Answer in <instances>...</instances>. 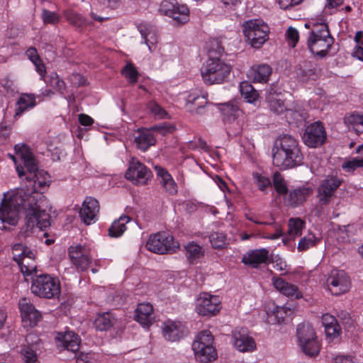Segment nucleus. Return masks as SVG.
I'll list each match as a JSON object with an SVG mask.
<instances>
[{
  "label": "nucleus",
  "mask_w": 363,
  "mask_h": 363,
  "mask_svg": "<svg viewBox=\"0 0 363 363\" xmlns=\"http://www.w3.org/2000/svg\"><path fill=\"white\" fill-rule=\"evenodd\" d=\"M186 327L181 322L167 321L163 327V335L166 340L175 342L185 336Z\"/></svg>",
  "instance_id": "b1692460"
},
{
  "label": "nucleus",
  "mask_w": 363,
  "mask_h": 363,
  "mask_svg": "<svg viewBox=\"0 0 363 363\" xmlns=\"http://www.w3.org/2000/svg\"><path fill=\"white\" fill-rule=\"evenodd\" d=\"M232 67L220 57L213 56L211 51L209 57L201 69L202 79L206 85L223 84L228 81Z\"/></svg>",
  "instance_id": "7ed1b4c3"
},
{
  "label": "nucleus",
  "mask_w": 363,
  "mask_h": 363,
  "mask_svg": "<svg viewBox=\"0 0 363 363\" xmlns=\"http://www.w3.org/2000/svg\"><path fill=\"white\" fill-rule=\"evenodd\" d=\"M338 317L340 319L342 324L344 325L345 330H349L353 325V320L350 317V314L347 312L342 311L338 315Z\"/></svg>",
  "instance_id": "052dcab7"
},
{
  "label": "nucleus",
  "mask_w": 363,
  "mask_h": 363,
  "mask_svg": "<svg viewBox=\"0 0 363 363\" xmlns=\"http://www.w3.org/2000/svg\"><path fill=\"white\" fill-rule=\"evenodd\" d=\"M211 348L209 351L207 348L206 349V347H200L199 345H198V347H192L196 360L203 363L216 360L218 357L216 347H211Z\"/></svg>",
  "instance_id": "4c0bfd02"
},
{
  "label": "nucleus",
  "mask_w": 363,
  "mask_h": 363,
  "mask_svg": "<svg viewBox=\"0 0 363 363\" xmlns=\"http://www.w3.org/2000/svg\"><path fill=\"white\" fill-rule=\"evenodd\" d=\"M35 66V69L40 75V79L45 81V77L47 74V69L45 63L43 60L40 58L39 61H36V62H32Z\"/></svg>",
  "instance_id": "bf43d9fd"
},
{
  "label": "nucleus",
  "mask_w": 363,
  "mask_h": 363,
  "mask_svg": "<svg viewBox=\"0 0 363 363\" xmlns=\"http://www.w3.org/2000/svg\"><path fill=\"white\" fill-rule=\"evenodd\" d=\"M268 321L272 324L281 323L291 315V311L286 306H278L274 302L268 303L266 306Z\"/></svg>",
  "instance_id": "5701e85b"
},
{
  "label": "nucleus",
  "mask_w": 363,
  "mask_h": 363,
  "mask_svg": "<svg viewBox=\"0 0 363 363\" xmlns=\"http://www.w3.org/2000/svg\"><path fill=\"white\" fill-rule=\"evenodd\" d=\"M125 177L134 185L143 186L152 177V171L135 157H132L125 172Z\"/></svg>",
  "instance_id": "9d476101"
},
{
  "label": "nucleus",
  "mask_w": 363,
  "mask_h": 363,
  "mask_svg": "<svg viewBox=\"0 0 363 363\" xmlns=\"http://www.w3.org/2000/svg\"><path fill=\"white\" fill-rule=\"evenodd\" d=\"M342 183V180L336 176H328L324 179L318 188L320 204H328L335 191L340 186Z\"/></svg>",
  "instance_id": "4468645a"
},
{
  "label": "nucleus",
  "mask_w": 363,
  "mask_h": 363,
  "mask_svg": "<svg viewBox=\"0 0 363 363\" xmlns=\"http://www.w3.org/2000/svg\"><path fill=\"white\" fill-rule=\"evenodd\" d=\"M79 122L82 125L90 126L94 123V119L85 113H80L79 115Z\"/></svg>",
  "instance_id": "774afa93"
},
{
  "label": "nucleus",
  "mask_w": 363,
  "mask_h": 363,
  "mask_svg": "<svg viewBox=\"0 0 363 363\" xmlns=\"http://www.w3.org/2000/svg\"><path fill=\"white\" fill-rule=\"evenodd\" d=\"M269 259V251L265 248L252 250L245 255L242 262L253 268H257L262 264H266Z\"/></svg>",
  "instance_id": "a878e982"
},
{
  "label": "nucleus",
  "mask_w": 363,
  "mask_h": 363,
  "mask_svg": "<svg viewBox=\"0 0 363 363\" xmlns=\"http://www.w3.org/2000/svg\"><path fill=\"white\" fill-rule=\"evenodd\" d=\"M303 0H279V4L282 9H289L294 6L300 4Z\"/></svg>",
  "instance_id": "69168bd1"
},
{
  "label": "nucleus",
  "mask_w": 363,
  "mask_h": 363,
  "mask_svg": "<svg viewBox=\"0 0 363 363\" xmlns=\"http://www.w3.org/2000/svg\"><path fill=\"white\" fill-rule=\"evenodd\" d=\"M186 257L190 264H194L198 259L203 255L202 247L194 242H189L185 246Z\"/></svg>",
  "instance_id": "c03bdc74"
},
{
  "label": "nucleus",
  "mask_w": 363,
  "mask_h": 363,
  "mask_svg": "<svg viewBox=\"0 0 363 363\" xmlns=\"http://www.w3.org/2000/svg\"><path fill=\"white\" fill-rule=\"evenodd\" d=\"M233 338L234 347L240 352H252L256 349L255 340L249 336L245 330L235 332Z\"/></svg>",
  "instance_id": "bb28decb"
},
{
  "label": "nucleus",
  "mask_w": 363,
  "mask_h": 363,
  "mask_svg": "<svg viewBox=\"0 0 363 363\" xmlns=\"http://www.w3.org/2000/svg\"><path fill=\"white\" fill-rule=\"evenodd\" d=\"M334 38L331 36L328 26L319 23L313 26L307 40L309 50L315 55L324 57L328 55Z\"/></svg>",
  "instance_id": "20e7f679"
},
{
  "label": "nucleus",
  "mask_w": 363,
  "mask_h": 363,
  "mask_svg": "<svg viewBox=\"0 0 363 363\" xmlns=\"http://www.w3.org/2000/svg\"><path fill=\"white\" fill-rule=\"evenodd\" d=\"M272 185L279 196H283L284 197L289 191L284 177L278 172L273 174Z\"/></svg>",
  "instance_id": "de8ad7c7"
},
{
  "label": "nucleus",
  "mask_w": 363,
  "mask_h": 363,
  "mask_svg": "<svg viewBox=\"0 0 363 363\" xmlns=\"http://www.w3.org/2000/svg\"><path fill=\"white\" fill-rule=\"evenodd\" d=\"M116 322V318L111 312L99 313L94 321V325L97 330L107 331L111 329Z\"/></svg>",
  "instance_id": "2f4dec72"
},
{
  "label": "nucleus",
  "mask_w": 363,
  "mask_h": 363,
  "mask_svg": "<svg viewBox=\"0 0 363 363\" xmlns=\"http://www.w3.org/2000/svg\"><path fill=\"white\" fill-rule=\"evenodd\" d=\"M286 38L289 44L295 47L299 39V33L297 29L294 27H289L286 33Z\"/></svg>",
  "instance_id": "13d9d810"
},
{
  "label": "nucleus",
  "mask_w": 363,
  "mask_h": 363,
  "mask_svg": "<svg viewBox=\"0 0 363 363\" xmlns=\"http://www.w3.org/2000/svg\"><path fill=\"white\" fill-rule=\"evenodd\" d=\"M131 220L127 215H121L118 219L115 220L108 228V235L111 238H119L126 230V224Z\"/></svg>",
  "instance_id": "72a5a7b5"
},
{
  "label": "nucleus",
  "mask_w": 363,
  "mask_h": 363,
  "mask_svg": "<svg viewBox=\"0 0 363 363\" xmlns=\"http://www.w3.org/2000/svg\"><path fill=\"white\" fill-rule=\"evenodd\" d=\"M159 12L172 18L177 25H183L189 21V9L186 4H181L177 0H163Z\"/></svg>",
  "instance_id": "1a4fd4ad"
},
{
  "label": "nucleus",
  "mask_w": 363,
  "mask_h": 363,
  "mask_svg": "<svg viewBox=\"0 0 363 363\" xmlns=\"http://www.w3.org/2000/svg\"><path fill=\"white\" fill-rule=\"evenodd\" d=\"M42 19L45 24L56 25L60 22L61 16L56 12L43 9L42 11Z\"/></svg>",
  "instance_id": "6e6d98bb"
},
{
  "label": "nucleus",
  "mask_w": 363,
  "mask_h": 363,
  "mask_svg": "<svg viewBox=\"0 0 363 363\" xmlns=\"http://www.w3.org/2000/svg\"><path fill=\"white\" fill-rule=\"evenodd\" d=\"M81 339L77 334L72 331L59 333L55 337L57 347L65 349L76 353L80 346Z\"/></svg>",
  "instance_id": "6ab92c4d"
},
{
  "label": "nucleus",
  "mask_w": 363,
  "mask_h": 363,
  "mask_svg": "<svg viewBox=\"0 0 363 363\" xmlns=\"http://www.w3.org/2000/svg\"><path fill=\"white\" fill-rule=\"evenodd\" d=\"M304 156L299 141L295 137L284 134L274 142L272 148V161L281 169H289L301 165Z\"/></svg>",
  "instance_id": "f03ea898"
},
{
  "label": "nucleus",
  "mask_w": 363,
  "mask_h": 363,
  "mask_svg": "<svg viewBox=\"0 0 363 363\" xmlns=\"http://www.w3.org/2000/svg\"><path fill=\"white\" fill-rule=\"evenodd\" d=\"M269 223L266 224L265 225L271 226L273 228L274 232L270 233L263 231L261 234V237L269 240H277L283 234L281 225L274 221Z\"/></svg>",
  "instance_id": "5fc2aeb1"
},
{
  "label": "nucleus",
  "mask_w": 363,
  "mask_h": 363,
  "mask_svg": "<svg viewBox=\"0 0 363 363\" xmlns=\"http://www.w3.org/2000/svg\"><path fill=\"white\" fill-rule=\"evenodd\" d=\"M18 308L23 322H28L30 327H33L41 320L42 315L30 300L26 297L18 301Z\"/></svg>",
  "instance_id": "dca6fc26"
},
{
  "label": "nucleus",
  "mask_w": 363,
  "mask_h": 363,
  "mask_svg": "<svg viewBox=\"0 0 363 363\" xmlns=\"http://www.w3.org/2000/svg\"><path fill=\"white\" fill-rule=\"evenodd\" d=\"M312 192L311 188L305 186L289 191L284 197V203L291 207H297L305 202Z\"/></svg>",
  "instance_id": "412c9836"
},
{
  "label": "nucleus",
  "mask_w": 363,
  "mask_h": 363,
  "mask_svg": "<svg viewBox=\"0 0 363 363\" xmlns=\"http://www.w3.org/2000/svg\"><path fill=\"white\" fill-rule=\"evenodd\" d=\"M155 170L164 191L169 195H176L178 192V186L167 169L160 166H155Z\"/></svg>",
  "instance_id": "aec40b11"
},
{
  "label": "nucleus",
  "mask_w": 363,
  "mask_h": 363,
  "mask_svg": "<svg viewBox=\"0 0 363 363\" xmlns=\"http://www.w3.org/2000/svg\"><path fill=\"white\" fill-rule=\"evenodd\" d=\"M26 55L32 62H36V61H39L40 59L38 52L35 47L28 48L26 51Z\"/></svg>",
  "instance_id": "0e129e2a"
},
{
  "label": "nucleus",
  "mask_w": 363,
  "mask_h": 363,
  "mask_svg": "<svg viewBox=\"0 0 363 363\" xmlns=\"http://www.w3.org/2000/svg\"><path fill=\"white\" fill-rule=\"evenodd\" d=\"M252 179L255 184L257 189L267 194V189L271 187L272 185V180L265 173H259L255 172L252 173Z\"/></svg>",
  "instance_id": "37998d69"
},
{
  "label": "nucleus",
  "mask_w": 363,
  "mask_h": 363,
  "mask_svg": "<svg viewBox=\"0 0 363 363\" xmlns=\"http://www.w3.org/2000/svg\"><path fill=\"white\" fill-rule=\"evenodd\" d=\"M136 134L134 142L141 151L145 152L150 146L155 145L156 139L150 130L143 128H138Z\"/></svg>",
  "instance_id": "cd10ccee"
},
{
  "label": "nucleus",
  "mask_w": 363,
  "mask_h": 363,
  "mask_svg": "<svg viewBox=\"0 0 363 363\" xmlns=\"http://www.w3.org/2000/svg\"><path fill=\"white\" fill-rule=\"evenodd\" d=\"M121 73L128 80L130 84H135L138 81L140 73L132 62H128L123 67Z\"/></svg>",
  "instance_id": "49530a36"
},
{
  "label": "nucleus",
  "mask_w": 363,
  "mask_h": 363,
  "mask_svg": "<svg viewBox=\"0 0 363 363\" xmlns=\"http://www.w3.org/2000/svg\"><path fill=\"white\" fill-rule=\"evenodd\" d=\"M327 139L325 128L320 121L311 123L305 128L302 135L303 143L310 148L322 146Z\"/></svg>",
  "instance_id": "f8f14e48"
},
{
  "label": "nucleus",
  "mask_w": 363,
  "mask_h": 363,
  "mask_svg": "<svg viewBox=\"0 0 363 363\" xmlns=\"http://www.w3.org/2000/svg\"><path fill=\"white\" fill-rule=\"evenodd\" d=\"M296 74L302 82L316 80L319 76L316 65L308 61H304L298 65Z\"/></svg>",
  "instance_id": "c85d7f7f"
},
{
  "label": "nucleus",
  "mask_w": 363,
  "mask_h": 363,
  "mask_svg": "<svg viewBox=\"0 0 363 363\" xmlns=\"http://www.w3.org/2000/svg\"><path fill=\"white\" fill-rule=\"evenodd\" d=\"M304 227L305 222L301 218H291L289 221V234L294 237L300 236Z\"/></svg>",
  "instance_id": "8fccbe9b"
},
{
  "label": "nucleus",
  "mask_w": 363,
  "mask_h": 363,
  "mask_svg": "<svg viewBox=\"0 0 363 363\" xmlns=\"http://www.w3.org/2000/svg\"><path fill=\"white\" fill-rule=\"evenodd\" d=\"M271 74L272 68L268 65H254L252 67L251 75L255 82H267Z\"/></svg>",
  "instance_id": "58836bf2"
},
{
  "label": "nucleus",
  "mask_w": 363,
  "mask_h": 363,
  "mask_svg": "<svg viewBox=\"0 0 363 363\" xmlns=\"http://www.w3.org/2000/svg\"><path fill=\"white\" fill-rule=\"evenodd\" d=\"M15 152L23 162L26 171L23 167H16L20 178L25 176L28 184L26 185L27 191L17 189L10 193L4 194L0 206V228L6 230L5 223L16 225L19 218V212H26V230H31L38 227L43 230L50 226V215L42 210L38 205V195L43 194L49 186L50 177L43 170H39L33 152L26 145L17 144L14 146Z\"/></svg>",
  "instance_id": "f257e3e1"
},
{
  "label": "nucleus",
  "mask_w": 363,
  "mask_h": 363,
  "mask_svg": "<svg viewBox=\"0 0 363 363\" xmlns=\"http://www.w3.org/2000/svg\"><path fill=\"white\" fill-rule=\"evenodd\" d=\"M333 363H356V362L352 355L338 354L333 359Z\"/></svg>",
  "instance_id": "e2e57ef3"
},
{
  "label": "nucleus",
  "mask_w": 363,
  "mask_h": 363,
  "mask_svg": "<svg viewBox=\"0 0 363 363\" xmlns=\"http://www.w3.org/2000/svg\"><path fill=\"white\" fill-rule=\"evenodd\" d=\"M99 211V201L92 197H86L82 203L79 211L81 220L86 225L94 223L96 220L97 213Z\"/></svg>",
  "instance_id": "a211bd4d"
},
{
  "label": "nucleus",
  "mask_w": 363,
  "mask_h": 363,
  "mask_svg": "<svg viewBox=\"0 0 363 363\" xmlns=\"http://www.w3.org/2000/svg\"><path fill=\"white\" fill-rule=\"evenodd\" d=\"M221 309V301L218 296L211 295L206 292L199 294L196 303V312L201 316H213Z\"/></svg>",
  "instance_id": "ddd939ff"
},
{
  "label": "nucleus",
  "mask_w": 363,
  "mask_h": 363,
  "mask_svg": "<svg viewBox=\"0 0 363 363\" xmlns=\"http://www.w3.org/2000/svg\"><path fill=\"white\" fill-rule=\"evenodd\" d=\"M63 15L67 21L77 29H83L90 25V22L82 14L73 10H65Z\"/></svg>",
  "instance_id": "c9c22d12"
},
{
  "label": "nucleus",
  "mask_w": 363,
  "mask_h": 363,
  "mask_svg": "<svg viewBox=\"0 0 363 363\" xmlns=\"http://www.w3.org/2000/svg\"><path fill=\"white\" fill-rule=\"evenodd\" d=\"M69 257L78 272H84L89 268L91 259L86 251L85 246L78 245L70 246L68 249Z\"/></svg>",
  "instance_id": "2eb2a0df"
},
{
  "label": "nucleus",
  "mask_w": 363,
  "mask_h": 363,
  "mask_svg": "<svg viewBox=\"0 0 363 363\" xmlns=\"http://www.w3.org/2000/svg\"><path fill=\"white\" fill-rule=\"evenodd\" d=\"M218 108L221 112L225 121H234L238 118L242 111L238 105L236 101H230L227 103L218 104Z\"/></svg>",
  "instance_id": "c756f323"
},
{
  "label": "nucleus",
  "mask_w": 363,
  "mask_h": 363,
  "mask_svg": "<svg viewBox=\"0 0 363 363\" xmlns=\"http://www.w3.org/2000/svg\"><path fill=\"white\" fill-rule=\"evenodd\" d=\"M13 260L15 262H22V259H29L33 262L35 255L33 252L27 246L16 243L12 247Z\"/></svg>",
  "instance_id": "e433bc0d"
},
{
  "label": "nucleus",
  "mask_w": 363,
  "mask_h": 363,
  "mask_svg": "<svg viewBox=\"0 0 363 363\" xmlns=\"http://www.w3.org/2000/svg\"><path fill=\"white\" fill-rule=\"evenodd\" d=\"M212 247L215 249H221L226 245V235L222 232H213L209 236Z\"/></svg>",
  "instance_id": "603ef678"
},
{
  "label": "nucleus",
  "mask_w": 363,
  "mask_h": 363,
  "mask_svg": "<svg viewBox=\"0 0 363 363\" xmlns=\"http://www.w3.org/2000/svg\"><path fill=\"white\" fill-rule=\"evenodd\" d=\"M341 167L345 172L353 173L357 168L363 167V160L354 157L344 162Z\"/></svg>",
  "instance_id": "864d4df0"
},
{
  "label": "nucleus",
  "mask_w": 363,
  "mask_h": 363,
  "mask_svg": "<svg viewBox=\"0 0 363 363\" xmlns=\"http://www.w3.org/2000/svg\"><path fill=\"white\" fill-rule=\"evenodd\" d=\"M320 242V238H317L313 233H309L307 235L300 239L297 247L298 251H306L308 249L316 246Z\"/></svg>",
  "instance_id": "a18cd8bd"
},
{
  "label": "nucleus",
  "mask_w": 363,
  "mask_h": 363,
  "mask_svg": "<svg viewBox=\"0 0 363 363\" xmlns=\"http://www.w3.org/2000/svg\"><path fill=\"white\" fill-rule=\"evenodd\" d=\"M147 108L155 117L160 119L168 118V113L166 110L154 100L150 101L147 104Z\"/></svg>",
  "instance_id": "3c124183"
},
{
  "label": "nucleus",
  "mask_w": 363,
  "mask_h": 363,
  "mask_svg": "<svg viewBox=\"0 0 363 363\" xmlns=\"http://www.w3.org/2000/svg\"><path fill=\"white\" fill-rule=\"evenodd\" d=\"M22 274L24 275H31L33 272L37 274L36 267L34 264V262H32L29 259H22V262H16Z\"/></svg>",
  "instance_id": "4d7b16f0"
},
{
  "label": "nucleus",
  "mask_w": 363,
  "mask_h": 363,
  "mask_svg": "<svg viewBox=\"0 0 363 363\" xmlns=\"http://www.w3.org/2000/svg\"><path fill=\"white\" fill-rule=\"evenodd\" d=\"M145 246L149 251L158 255L173 252L178 247L173 236L164 231L150 235Z\"/></svg>",
  "instance_id": "6e6552de"
},
{
  "label": "nucleus",
  "mask_w": 363,
  "mask_h": 363,
  "mask_svg": "<svg viewBox=\"0 0 363 363\" xmlns=\"http://www.w3.org/2000/svg\"><path fill=\"white\" fill-rule=\"evenodd\" d=\"M36 106L34 94H23L18 99L16 105L14 117H20L25 111L32 109Z\"/></svg>",
  "instance_id": "7c9ffc66"
},
{
  "label": "nucleus",
  "mask_w": 363,
  "mask_h": 363,
  "mask_svg": "<svg viewBox=\"0 0 363 363\" xmlns=\"http://www.w3.org/2000/svg\"><path fill=\"white\" fill-rule=\"evenodd\" d=\"M273 285L281 294L293 299H300L303 297L301 291L297 286L286 281L280 277H273Z\"/></svg>",
  "instance_id": "4be33fe9"
},
{
  "label": "nucleus",
  "mask_w": 363,
  "mask_h": 363,
  "mask_svg": "<svg viewBox=\"0 0 363 363\" xmlns=\"http://www.w3.org/2000/svg\"><path fill=\"white\" fill-rule=\"evenodd\" d=\"M328 290L333 295L339 296L347 293L351 288V279L349 275L341 269L331 270L326 279Z\"/></svg>",
  "instance_id": "9b49d317"
},
{
  "label": "nucleus",
  "mask_w": 363,
  "mask_h": 363,
  "mask_svg": "<svg viewBox=\"0 0 363 363\" xmlns=\"http://www.w3.org/2000/svg\"><path fill=\"white\" fill-rule=\"evenodd\" d=\"M153 306L150 303H141L135 311V320L144 328H149L154 321Z\"/></svg>",
  "instance_id": "393cba45"
},
{
  "label": "nucleus",
  "mask_w": 363,
  "mask_h": 363,
  "mask_svg": "<svg viewBox=\"0 0 363 363\" xmlns=\"http://www.w3.org/2000/svg\"><path fill=\"white\" fill-rule=\"evenodd\" d=\"M198 345L200 347H206V349L207 348L209 351L211 349V347H215L214 337L211 332L204 330L199 333L192 343V347H198Z\"/></svg>",
  "instance_id": "ea45409f"
},
{
  "label": "nucleus",
  "mask_w": 363,
  "mask_h": 363,
  "mask_svg": "<svg viewBox=\"0 0 363 363\" xmlns=\"http://www.w3.org/2000/svg\"><path fill=\"white\" fill-rule=\"evenodd\" d=\"M326 337L330 340L339 336L341 333V328L340 325H335V327H326L325 328Z\"/></svg>",
  "instance_id": "680f3d73"
},
{
  "label": "nucleus",
  "mask_w": 363,
  "mask_h": 363,
  "mask_svg": "<svg viewBox=\"0 0 363 363\" xmlns=\"http://www.w3.org/2000/svg\"><path fill=\"white\" fill-rule=\"evenodd\" d=\"M138 29L145 43L148 46L150 51L152 52V46L155 45L157 42L155 27L149 23H143L138 25Z\"/></svg>",
  "instance_id": "473e14b6"
},
{
  "label": "nucleus",
  "mask_w": 363,
  "mask_h": 363,
  "mask_svg": "<svg viewBox=\"0 0 363 363\" xmlns=\"http://www.w3.org/2000/svg\"><path fill=\"white\" fill-rule=\"evenodd\" d=\"M242 33L246 42L253 48L259 49L269 40V27L262 19L255 18L242 23Z\"/></svg>",
  "instance_id": "423d86ee"
},
{
  "label": "nucleus",
  "mask_w": 363,
  "mask_h": 363,
  "mask_svg": "<svg viewBox=\"0 0 363 363\" xmlns=\"http://www.w3.org/2000/svg\"><path fill=\"white\" fill-rule=\"evenodd\" d=\"M199 99L203 100L201 104L206 103V99L204 96H200L199 94L196 93L189 94L186 98V101L188 104L197 105L196 102Z\"/></svg>",
  "instance_id": "338daca9"
},
{
  "label": "nucleus",
  "mask_w": 363,
  "mask_h": 363,
  "mask_svg": "<svg viewBox=\"0 0 363 363\" xmlns=\"http://www.w3.org/2000/svg\"><path fill=\"white\" fill-rule=\"evenodd\" d=\"M47 84L53 87L62 97L65 98L67 89L66 83L62 79L57 72H51L44 81Z\"/></svg>",
  "instance_id": "a19ab883"
},
{
  "label": "nucleus",
  "mask_w": 363,
  "mask_h": 363,
  "mask_svg": "<svg viewBox=\"0 0 363 363\" xmlns=\"http://www.w3.org/2000/svg\"><path fill=\"white\" fill-rule=\"evenodd\" d=\"M30 290L36 296L52 299L57 298L61 293V285L57 277L48 274H35L32 278Z\"/></svg>",
  "instance_id": "39448f33"
},
{
  "label": "nucleus",
  "mask_w": 363,
  "mask_h": 363,
  "mask_svg": "<svg viewBox=\"0 0 363 363\" xmlns=\"http://www.w3.org/2000/svg\"><path fill=\"white\" fill-rule=\"evenodd\" d=\"M20 354L23 363H40L36 351L30 345H23Z\"/></svg>",
  "instance_id": "09e8293b"
},
{
  "label": "nucleus",
  "mask_w": 363,
  "mask_h": 363,
  "mask_svg": "<svg viewBox=\"0 0 363 363\" xmlns=\"http://www.w3.org/2000/svg\"><path fill=\"white\" fill-rule=\"evenodd\" d=\"M297 337L302 351L310 357L317 356L320 352V343L313 327L309 324H299Z\"/></svg>",
  "instance_id": "0eeeda50"
},
{
  "label": "nucleus",
  "mask_w": 363,
  "mask_h": 363,
  "mask_svg": "<svg viewBox=\"0 0 363 363\" xmlns=\"http://www.w3.org/2000/svg\"><path fill=\"white\" fill-rule=\"evenodd\" d=\"M240 91L241 96L248 103H255L259 97L258 91L248 82H242L240 83Z\"/></svg>",
  "instance_id": "79ce46f5"
},
{
  "label": "nucleus",
  "mask_w": 363,
  "mask_h": 363,
  "mask_svg": "<svg viewBox=\"0 0 363 363\" xmlns=\"http://www.w3.org/2000/svg\"><path fill=\"white\" fill-rule=\"evenodd\" d=\"M344 120L349 129L352 130L357 135L363 133V113L354 111L346 116Z\"/></svg>",
  "instance_id": "f704fd0d"
},
{
  "label": "nucleus",
  "mask_w": 363,
  "mask_h": 363,
  "mask_svg": "<svg viewBox=\"0 0 363 363\" xmlns=\"http://www.w3.org/2000/svg\"><path fill=\"white\" fill-rule=\"evenodd\" d=\"M267 101L269 109L276 114L279 115L286 111L287 115H290L291 117L294 118L296 122L301 121L304 118L303 113L299 111L287 108L285 106L284 101L279 98V95L270 94L267 96Z\"/></svg>",
  "instance_id": "f3484780"
}]
</instances>
